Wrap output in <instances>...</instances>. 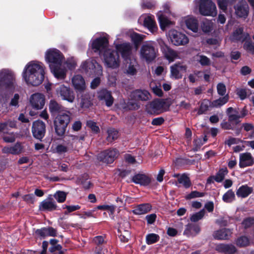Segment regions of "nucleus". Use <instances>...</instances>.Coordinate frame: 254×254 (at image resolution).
<instances>
[{
	"instance_id": "3",
	"label": "nucleus",
	"mask_w": 254,
	"mask_h": 254,
	"mask_svg": "<svg viewBox=\"0 0 254 254\" xmlns=\"http://www.w3.org/2000/svg\"><path fill=\"white\" fill-rule=\"evenodd\" d=\"M81 70L89 76H97L91 82L90 87L95 89L101 82L102 75V67L93 59H88L83 62L80 66Z\"/></svg>"
},
{
	"instance_id": "59",
	"label": "nucleus",
	"mask_w": 254,
	"mask_h": 254,
	"mask_svg": "<svg viewBox=\"0 0 254 254\" xmlns=\"http://www.w3.org/2000/svg\"><path fill=\"white\" fill-rule=\"evenodd\" d=\"M199 63L202 65H209L210 64V60L205 56L200 55L199 56V59L198 60Z\"/></svg>"
},
{
	"instance_id": "63",
	"label": "nucleus",
	"mask_w": 254,
	"mask_h": 254,
	"mask_svg": "<svg viewBox=\"0 0 254 254\" xmlns=\"http://www.w3.org/2000/svg\"><path fill=\"white\" fill-rule=\"evenodd\" d=\"M237 94L239 96L241 100H244L247 97V91L245 89L238 88L236 90Z\"/></svg>"
},
{
	"instance_id": "58",
	"label": "nucleus",
	"mask_w": 254,
	"mask_h": 254,
	"mask_svg": "<svg viewBox=\"0 0 254 254\" xmlns=\"http://www.w3.org/2000/svg\"><path fill=\"white\" fill-rule=\"evenodd\" d=\"M97 209L108 210L110 211L111 214H113L115 210V206L113 205H102L98 206Z\"/></svg>"
},
{
	"instance_id": "19",
	"label": "nucleus",
	"mask_w": 254,
	"mask_h": 254,
	"mask_svg": "<svg viewBox=\"0 0 254 254\" xmlns=\"http://www.w3.org/2000/svg\"><path fill=\"white\" fill-rule=\"evenodd\" d=\"M45 96L41 93L33 94L30 98V103L31 106L37 110L42 109L45 105Z\"/></svg>"
},
{
	"instance_id": "16",
	"label": "nucleus",
	"mask_w": 254,
	"mask_h": 254,
	"mask_svg": "<svg viewBox=\"0 0 254 254\" xmlns=\"http://www.w3.org/2000/svg\"><path fill=\"white\" fill-rule=\"evenodd\" d=\"M138 22L142 23L151 33L156 31L157 27L153 19V17L150 14H143L138 19Z\"/></svg>"
},
{
	"instance_id": "21",
	"label": "nucleus",
	"mask_w": 254,
	"mask_h": 254,
	"mask_svg": "<svg viewBox=\"0 0 254 254\" xmlns=\"http://www.w3.org/2000/svg\"><path fill=\"white\" fill-rule=\"evenodd\" d=\"M57 205L53 200L52 195H49L48 197L43 200L39 204V210L42 211H52L57 209Z\"/></svg>"
},
{
	"instance_id": "27",
	"label": "nucleus",
	"mask_w": 254,
	"mask_h": 254,
	"mask_svg": "<svg viewBox=\"0 0 254 254\" xmlns=\"http://www.w3.org/2000/svg\"><path fill=\"white\" fill-rule=\"evenodd\" d=\"M254 163V159L250 153L246 152L240 154L239 166L241 168L252 166Z\"/></svg>"
},
{
	"instance_id": "41",
	"label": "nucleus",
	"mask_w": 254,
	"mask_h": 254,
	"mask_svg": "<svg viewBox=\"0 0 254 254\" xmlns=\"http://www.w3.org/2000/svg\"><path fill=\"white\" fill-rule=\"evenodd\" d=\"M201 28L203 32H210L213 29V23L211 20L204 19L201 22Z\"/></svg>"
},
{
	"instance_id": "26",
	"label": "nucleus",
	"mask_w": 254,
	"mask_h": 254,
	"mask_svg": "<svg viewBox=\"0 0 254 254\" xmlns=\"http://www.w3.org/2000/svg\"><path fill=\"white\" fill-rule=\"evenodd\" d=\"M215 250L224 254H234L237 252L236 247L231 244H220L216 246Z\"/></svg>"
},
{
	"instance_id": "8",
	"label": "nucleus",
	"mask_w": 254,
	"mask_h": 254,
	"mask_svg": "<svg viewBox=\"0 0 254 254\" xmlns=\"http://www.w3.org/2000/svg\"><path fill=\"white\" fill-rule=\"evenodd\" d=\"M101 57H103L104 62L107 67L117 68L119 66V56L113 50L110 49L107 50Z\"/></svg>"
},
{
	"instance_id": "56",
	"label": "nucleus",
	"mask_w": 254,
	"mask_h": 254,
	"mask_svg": "<svg viewBox=\"0 0 254 254\" xmlns=\"http://www.w3.org/2000/svg\"><path fill=\"white\" fill-rule=\"evenodd\" d=\"M216 88L217 93L219 95L221 96H224L226 95V87L225 85L223 83H219L217 85Z\"/></svg>"
},
{
	"instance_id": "60",
	"label": "nucleus",
	"mask_w": 254,
	"mask_h": 254,
	"mask_svg": "<svg viewBox=\"0 0 254 254\" xmlns=\"http://www.w3.org/2000/svg\"><path fill=\"white\" fill-rule=\"evenodd\" d=\"M204 195V193L200 192L197 191H193L190 194H188L186 198V199H191L195 197H200Z\"/></svg>"
},
{
	"instance_id": "55",
	"label": "nucleus",
	"mask_w": 254,
	"mask_h": 254,
	"mask_svg": "<svg viewBox=\"0 0 254 254\" xmlns=\"http://www.w3.org/2000/svg\"><path fill=\"white\" fill-rule=\"evenodd\" d=\"M211 102L208 100H203L201 103L200 108L198 111L197 114L198 115L202 114L205 111L208 110L209 104L210 106Z\"/></svg>"
},
{
	"instance_id": "52",
	"label": "nucleus",
	"mask_w": 254,
	"mask_h": 254,
	"mask_svg": "<svg viewBox=\"0 0 254 254\" xmlns=\"http://www.w3.org/2000/svg\"><path fill=\"white\" fill-rule=\"evenodd\" d=\"M241 118L238 112L235 111L231 114L228 115V121L230 122H234L235 124H238L240 122L239 119Z\"/></svg>"
},
{
	"instance_id": "20",
	"label": "nucleus",
	"mask_w": 254,
	"mask_h": 254,
	"mask_svg": "<svg viewBox=\"0 0 254 254\" xmlns=\"http://www.w3.org/2000/svg\"><path fill=\"white\" fill-rule=\"evenodd\" d=\"M77 139V137L74 135H69L66 138V140L64 141L66 142V145L64 144H59L56 148V152L60 154H62L66 152H69L71 150L72 148V142L71 141H74Z\"/></svg>"
},
{
	"instance_id": "46",
	"label": "nucleus",
	"mask_w": 254,
	"mask_h": 254,
	"mask_svg": "<svg viewBox=\"0 0 254 254\" xmlns=\"http://www.w3.org/2000/svg\"><path fill=\"white\" fill-rule=\"evenodd\" d=\"M235 243L238 247H245L250 244V240L247 237L242 236L238 238Z\"/></svg>"
},
{
	"instance_id": "12",
	"label": "nucleus",
	"mask_w": 254,
	"mask_h": 254,
	"mask_svg": "<svg viewBox=\"0 0 254 254\" xmlns=\"http://www.w3.org/2000/svg\"><path fill=\"white\" fill-rule=\"evenodd\" d=\"M116 49L118 54H120L125 61L131 60L132 46L129 43H123L116 45Z\"/></svg>"
},
{
	"instance_id": "32",
	"label": "nucleus",
	"mask_w": 254,
	"mask_h": 254,
	"mask_svg": "<svg viewBox=\"0 0 254 254\" xmlns=\"http://www.w3.org/2000/svg\"><path fill=\"white\" fill-rule=\"evenodd\" d=\"M185 22L188 29L194 33L198 30V24L197 19L193 17L188 16L185 18Z\"/></svg>"
},
{
	"instance_id": "44",
	"label": "nucleus",
	"mask_w": 254,
	"mask_h": 254,
	"mask_svg": "<svg viewBox=\"0 0 254 254\" xmlns=\"http://www.w3.org/2000/svg\"><path fill=\"white\" fill-rule=\"evenodd\" d=\"M243 48L248 53L254 55V42L250 40V38L244 42Z\"/></svg>"
},
{
	"instance_id": "64",
	"label": "nucleus",
	"mask_w": 254,
	"mask_h": 254,
	"mask_svg": "<svg viewBox=\"0 0 254 254\" xmlns=\"http://www.w3.org/2000/svg\"><path fill=\"white\" fill-rule=\"evenodd\" d=\"M20 96L18 94H15L10 102V106L15 107H18V102Z\"/></svg>"
},
{
	"instance_id": "15",
	"label": "nucleus",
	"mask_w": 254,
	"mask_h": 254,
	"mask_svg": "<svg viewBox=\"0 0 254 254\" xmlns=\"http://www.w3.org/2000/svg\"><path fill=\"white\" fill-rule=\"evenodd\" d=\"M186 65L177 63L170 66V77L173 79H179L182 77L183 74L187 71Z\"/></svg>"
},
{
	"instance_id": "61",
	"label": "nucleus",
	"mask_w": 254,
	"mask_h": 254,
	"mask_svg": "<svg viewBox=\"0 0 254 254\" xmlns=\"http://www.w3.org/2000/svg\"><path fill=\"white\" fill-rule=\"evenodd\" d=\"M155 2L153 0H147L143 1L141 3L142 8H151L155 6Z\"/></svg>"
},
{
	"instance_id": "29",
	"label": "nucleus",
	"mask_w": 254,
	"mask_h": 254,
	"mask_svg": "<svg viewBox=\"0 0 254 254\" xmlns=\"http://www.w3.org/2000/svg\"><path fill=\"white\" fill-rule=\"evenodd\" d=\"M131 97L136 100L146 101L150 99L151 96L148 91L138 89L132 92Z\"/></svg>"
},
{
	"instance_id": "45",
	"label": "nucleus",
	"mask_w": 254,
	"mask_h": 254,
	"mask_svg": "<svg viewBox=\"0 0 254 254\" xmlns=\"http://www.w3.org/2000/svg\"><path fill=\"white\" fill-rule=\"evenodd\" d=\"M235 199V194L232 190H228L222 196V200L226 203H231Z\"/></svg>"
},
{
	"instance_id": "30",
	"label": "nucleus",
	"mask_w": 254,
	"mask_h": 254,
	"mask_svg": "<svg viewBox=\"0 0 254 254\" xmlns=\"http://www.w3.org/2000/svg\"><path fill=\"white\" fill-rule=\"evenodd\" d=\"M35 234L41 238H45L48 236L55 237L56 236L57 231L52 227H45L36 230Z\"/></svg>"
},
{
	"instance_id": "17",
	"label": "nucleus",
	"mask_w": 254,
	"mask_h": 254,
	"mask_svg": "<svg viewBox=\"0 0 254 254\" xmlns=\"http://www.w3.org/2000/svg\"><path fill=\"white\" fill-rule=\"evenodd\" d=\"M45 124L41 121L38 120L33 123L32 132L34 137L41 140L45 135Z\"/></svg>"
},
{
	"instance_id": "22",
	"label": "nucleus",
	"mask_w": 254,
	"mask_h": 254,
	"mask_svg": "<svg viewBox=\"0 0 254 254\" xmlns=\"http://www.w3.org/2000/svg\"><path fill=\"white\" fill-rule=\"evenodd\" d=\"M158 43L161 47L165 58L170 62H173L175 59L178 58L177 53L174 50L171 49L166 46L162 39L158 40Z\"/></svg>"
},
{
	"instance_id": "9",
	"label": "nucleus",
	"mask_w": 254,
	"mask_h": 254,
	"mask_svg": "<svg viewBox=\"0 0 254 254\" xmlns=\"http://www.w3.org/2000/svg\"><path fill=\"white\" fill-rule=\"evenodd\" d=\"M119 155V151L115 148H110L101 152L98 155L99 161L106 164L112 163Z\"/></svg>"
},
{
	"instance_id": "57",
	"label": "nucleus",
	"mask_w": 254,
	"mask_h": 254,
	"mask_svg": "<svg viewBox=\"0 0 254 254\" xmlns=\"http://www.w3.org/2000/svg\"><path fill=\"white\" fill-rule=\"evenodd\" d=\"M65 64L69 69L72 70L75 68L76 62L74 58L71 57L67 59Z\"/></svg>"
},
{
	"instance_id": "14",
	"label": "nucleus",
	"mask_w": 254,
	"mask_h": 254,
	"mask_svg": "<svg viewBox=\"0 0 254 254\" xmlns=\"http://www.w3.org/2000/svg\"><path fill=\"white\" fill-rule=\"evenodd\" d=\"M166 107V101L163 99H156L150 102L146 106V110L149 114L163 111Z\"/></svg>"
},
{
	"instance_id": "7",
	"label": "nucleus",
	"mask_w": 254,
	"mask_h": 254,
	"mask_svg": "<svg viewBox=\"0 0 254 254\" xmlns=\"http://www.w3.org/2000/svg\"><path fill=\"white\" fill-rule=\"evenodd\" d=\"M91 47L94 52L97 53L102 56L106 51L110 50L109 46L108 36L97 38L92 41Z\"/></svg>"
},
{
	"instance_id": "51",
	"label": "nucleus",
	"mask_w": 254,
	"mask_h": 254,
	"mask_svg": "<svg viewBox=\"0 0 254 254\" xmlns=\"http://www.w3.org/2000/svg\"><path fill=\"white\" fill-rule=\"evenodd\" d=\"M159 239V236L155 234H150L147 235L146 238V243L148 245L157 242Z\"/></svg>"
},
{
	"instance_id": "36",
	"label": "nucleus",
	"mask_w": 254,
	"mask_h": 254,
	"mask_svg": "<svg viewBox=\"0 0 254 254\" xmlns=\"http://www.w3.org/2000/svg\"><path fill=\"white\" fill-rule=\"evenodd\" d=\"M151 209V206L149 203H143L138 205L133 210L134 214L141 215L149 212Z\"/></svg>"
},
{
	"instance_id": "10",
	"label": "nucleus",
	"mask_w": 254,
	"mask_h": 254,
	"mask_svg": "<svg viewBox=\"0 0 254 254\" xmlns=\"http://www.w3.org/2000/svg\"><path fill=\"white\" fill-rule=\"evenodd\" d=\"M140 58L147 62H150L156 57V52L152 44L145 43L142 46L140 51Z\"/></svg>"
},
{
	"instance_id": "34",
	"label": "nucleus",
	"mask_w": 254,
	"mask_h": 254,
	"mask_svg": "<svg viewBox=\"0 0 254 254\" xmlns=\"http://www.w3.org/2000/svg\"><path fill=\"white\" fill-rule=\"evenodd\" d=\"M132 181L135 184H139L142 186H147L150 183V178L145 174H138L134 175Z\"/></svg>"
},
{
	"instance_id": "62",
	"label": "nucleus",
	"mask_w": 254,
	"mask_h": 254,
	"mask_svg": "<svg viewBox=\"0 0 254 254\" xmlns=\"http://www.w3.org/2000/svg\"><path fill=\"white\" fill-rule=\"evenodd\" d=\"M254 224V219L251 218H248L245 219L242 224L245 228L250 227Z\"/></svg>"
},
{
	"instance_id": "54",
	"label": "nucleus",
	"mask_w": 254,
	"mask_h": 254,
	"mask_svg": "<svg viewBox=\"0 0 254 254\" xmlns=\"http://www.w3.org/2000/svg\"><path fill=\"white\" fill-rule=\"evenodd\" d=\"M205 214V210H201L200 211L193 214L190 217V220L192 222H196L202 219Z\"/></svg>"
},
{
	"instance_id": "35",
	"label": "nucleus",
	"mask_w": 254,
	"mask_h": 254,
	"mask_svg": "<svg viewBox=\"0 0 254 254\" xmlns=\"http://www.w3.org/2000/svg\"><path fill=\"white\" fill-rule=\"evenodd\" d=\"M253 189L247 185L241 186L236 191V195L239 197L245 198L252 193Z\"/></svg>"
},
{
	"instance_id": "48",
	"label": "nucleus",
	"mask_w": 254,
	"mask_h": 254,
	"mask_svg": "<svg viewBox=\"0 0 254 254\" xmlns=\"http://www.w3.org/2000/svg\"><path fill=\"white\" fill-rule=\"evenodd\" d=\"M108 136L107 139L109 142H112L118 137V131L114 128L108 130Z\"/></svg>"
},
{
	"instance_id": "5",
	"label": "nucleus",
	"mask_w": 254,
	"mask_h": 254,
	"mask_svg": "<svg viewBox=\"0 0 254 254\" xmlns=\"http://www.w3.org/2000/svg\"><path fill=\"white\" fill-rule=\"evenodd\" d=\"M70 122L69 112H65L59 114L54 121L55 129L58 136H63L65 132L67 126Z\"/></svg>"
},
{
	"instance_id": "49",
	"label": "nucleus",
	"mask_w": 254,
	"mask_h": 254,
	"mask_svg": "<svg viewBox=\"0 0 254 254\" xmlns=\"http://www.w3.org/2000/svg\"><path fill=\"white\" fill-rule=\"evenodd\" d=\"M53 196L59 203L64 202L66 197V193L63 191H57L54 195Z\"/></svg>"
},
{
	"instance_id": "4",
	"label": "nucleus",
	"mask_w": 254,
	"mask_h": 254,
	"mask_svg": "<svg viewBox=\"0 0 254 254\" xmlns=\"http://www.w3.org/2000/svg\"><path fill=\"white\" fill-rule=\"evenodd\" d=\"M0 88H4L11 91L18 90L14 74L10 70L2 69L0 70Z\"/></svg>"
},
{
	"instance_id": "50",
	"label": "nucleus",
	"mask_w": 254,
	"mask_h": 254,
	"mask_svg": "<svg viewBox=\"0 0 254 254\" xmlns=\"http://www.w3.org/2000/svg\"><path fill=\"white\" fill-rule=\"evenodd\" d=\"M130 63L129 64L126 70V73L127 74L130 75H134L136 72V70L135 68V66L136 64V63L135 60H130Z\"/></svg>"
},
{
	"instance_id": "24",
	"label": "nucleus",
	"mask_w": 254,
	"mask_h": 254,
	"mask_svg": "<svg viewBox=\"0 0 254 254\" xmlns=\"http://www.w3.org/2000/svg\"><path fill=\"white\" fill-rule=\"evenodd\" d=\"M98 98L100 100L104 101L108 107L111 106L114 102V99L110 91L103 89L99 91L97 93Z\"/></svg>"
},
{
	"instance_id": "33",
	"label": "nucleus",
	"mask_w": 254,
	"mask_h": 254,
	"mask_svg": "<svg viewBox=\"0 0 254 254\" xmlns=\"http://www.w3.org/2000/svg\"><path fill=\"white\" fill-rule=\"evenodd\" d=\"M16 127V122L14 120H8L4 122L0 123V133H7L8 131Z\"/></svg>"
},
{
	"instance_id": "43",
	"label": "nucleus",
	"mask_w": 254,
	"mask_h": 254,
	"mask_svg": "<svg viewBox=\"0 0 254 254\" xmlns=\"http://www.w3.org/2000/svg\"><path fill=\"white\" fill-rule=\"evenodd\" d=\"M178 182V184L182 185L186 189L190 188L191 185L189 177L185 174L181 175L179 177Z\"/></svg>"
},
{
	"instance_id": "47",
	"label": "nucleus",
	"mask_w": 254,
	"mask_h": 254,
	"mask_svg": "<svg viewBox=\"0 0 254 254\" xmlns=\"http://www.w3.org/2000/svg\"><path fill=\"white\" fill-rule=\"evenodd\" d=\"M235 1L236 0H218L217 3L219 7L225 12L227 9V7Z\"/></svg>"
},
{
	"instance_id": "40",
	"label": "nucleus",
	"mask_w": 254,
	"mask_h": 254,
	"mask_svg": "<svg viewBox=\"0 0 254 254\" xmlns=\"http://www.w3.org/2000/svg\"><path fill=\"white\" fill-rule=\"evenodd\" d=\"M199 231L200 228L198 226L193 224H188L186 226V228L184 233L188 236L195 235Z\"/></svg>"
},
{
	"instance_id": "42",
	"label": "nucleus",
	"mask_w": 254,
	"mask_h": 254,
	"mask_svg": "<svg viewBox=\"0 0 254 254\" xmlns=\"http://www.w3.org/2000/svg\"><path fill=\"white\" fill-rule=\"evenodd\" d=\"M228 173L227 168H222L218 171L215 176H213V179L216 182L220 183L224 180Z\"/></svg>"
},
{
	"instance_id": "6",
	"label": "nucleus",
	"mask_w": 254,
	"mask_h": 254,
	"mask_svg": "<svg viewBox=\"0 0 254 254\" xmlns=\"http://www.w3.org/2000/svg\"><path fill=\"white\" fill-rule=\"evenodd\" d=\"M200 13L204 16H215L217 12L215 4L211 0H196Z\"/></svg>"
},
{
	"instance_id": "18",
	"label": "nucleus",
	"mask_w": 254,
	"mask_h": 254,
	"mask_svg": "<svg viewBox=\"0 0 254 254\" xmlns=\"http://www.w3.org/2000/svg\"><path fill=\"white\" fill-rule=\"evenodd\" d=\"M169 12L168 5H165L164 11H160L157 13L158 20L162 30H164L166 27L173 24L168 16Z\"/></svg>"
},
{
	"instance_id": "2",
	"label": "nucleus",
	"mask_w": 254,
	"mask_h": 254,
	"mask_svg": "<svg viewBox=\"0 0 254 254\" xmlns=\"http://www.w3.org/2000/svg\"><path fill=\"white\" fill-rule=\"evenodd\" d=\"M45 58L54 76L58 79H64L66 70L63 65L64 58L62 53L56 49H50L46 52Z\"/></svg>"
},
{
	"instance_id": "31",
	"label": "nucleus",
	"mask_w": 254,
	"mask_h": 254,
	"mask_svg": "<svg viewBox=\"0 0 254 254\" xmlns=\"http://www.w3.org/2000/svg\"><path fill=\"white\" fill-rule=\"evenodd\" d=\"M23 147L21 143L17 142L12 146L5 147L2 148V152L4 153H10L14 155L19 154L23 151Z\"/></svg>"
},
{
	"instance_id": "23",
	"label": "nucleus",
	"mask_w": 254,
	"mask_h": 254,
	"mask_svg": "<svg viewBox=\"0 0 254 254\" xmlns=\"http://www.w3.org/2000/svg\"><path fill=\"white\" fill-rule=\"evenodd\" d=\"M236 14L239 17L246 18L249 13V7L247 1L244 0L239 1L235 6Z\"/></svg>"
},
{
	"instance_id": "13",
	"label": "nucleus",
	"mask_w": 254,
	"mask_h": 254,
	"mask_svg": "<svg viewBox=\"0 0 254 254\" xmlns=\"http://www.w3.org/2000/svg\"><path fill=\"white\" fill-rule=\"evenodd\" d=\"M56 93L58 97H61L64 100L72 103L74 100V94L69 87L60 85L56 89Z\"/></svg>"
},
{
	"instance_id": "28",
	"label": "nucleus",
	"mask_w": 254,
	"mask_h": 254,
	"mask_svg": "<svg viewBox=\"0 0 254 254\" xmlns=\"http://www.w3.org/2000/svg\"><path fill=\"white\" fill-rule=\"evenodd\" d=\"M72 83L74 89L78 92L83 91L86 87L84 79L82 76L76 75L72 78Z\"/></svg>"
},
{
	"instance_id": "1",
	"label": "nucleus",
	"mask_w": 254,
	"mask_h": 254,
	"mask_svg": "<svg viewBox=\"0 0 254 254\" xmlns=\"http://www.w3.org/2000/svg\"><path fill=\"white\" fill-rule=\"evenodd\" d=\"M45 74L44 64L39 61H32L25 66L22 73V77L27 85L36 86L43 82Z\"/></svg>"
},
{
	"instance_id": "53",
	"label": "nucleus",
	"mask_w": 254,
	"mask_h": 254,
	"mask_svg": "<svg viewBox=\"0 0 254 254\" xmlns=\"http://www.w3.org/2000/svg\"><path fill=\"white\" fill-rule=\"evenodd\" d=\"M130 37L133 42L138 44L141 42L144 36L133 32L130 33Z\"/></svg>"
},
{
	"instance_id": "39",
	"label": "nucleus",
	"mask_w": 254,
	"mask_h": 254,
	"mask_svg": "<svg viewBox=\"0 0 254 254\" xmlns=\"http://www.w3.org/2000/svg\"><path fill=\"white\" fill-rule=\"evenodd\" d=\"M228 100L229 95H226L222 97H220L211 102L210 106L214 108H219L227 103Z\"/></svg>"
},
{
	"instance_id": "11",
	"label": "nucleus",
	"mask_w": 254,
	"mask_h": 254,
	"mask_svg": "<svg viewBox=\"0 0 254 254\" xmlns=\"http://www.w3.org/2000/svg\"><path fill=\"white\" fill-rule=\"evenodd\" d=\"M169 36L172 43L176 46L185 45L189 41L188 37L185 34L175 30H170L169 32Z\"/></svg>"
},
{
	"instance_id": "37",
	"label": "nucleus",
	"mask_w": 254,
	"mask_h": 254,
	"mask_svg": "<svg viewBox=\"0 0 254 254\" xmlns=\"http://www.w3.org/2000/svg\"><path fill=\"white\" fill-rule=\"evenodd\" d=\"M231 234L230 230L224 228L215 231L214 233L213 236L216 239L223 240L228 239Z\"/></svg>"
},
{
	"instance_id": "38",
	"label": "nucleus",
	"mask_w": 254,
	"mask_h": 254,
	"mask_svg": "<svg viewBox=\"0 0 254 254\" xmlns=\"http://www.w3.org/2000/svg\"><path fill=\"white\" fill-rule=\"evenodd\" d=\"M49 110L52 114L62 113L63 111L62 106L55 100H52L49 104Z\"/></svg>"
},
{
	"instance_id": "25",
	"label": "nucleus",
	"mask_w": 254,
	"mask_h": 254,
	"mask_svg": "<svg viewBox=\"0 0 254 254\" xmlns=\"http://www.w3.org/2000/svg\"><path fill=\"white\" fill-rule=\"evenodd\" d=\"M230 38L234 42H244L246 40L250 38V35L247 33H244L242 28H238L234 31Z\"/></svg>"
}]
</instances>
